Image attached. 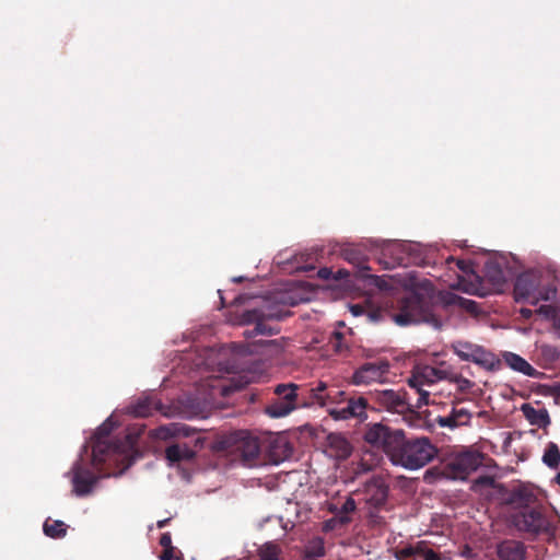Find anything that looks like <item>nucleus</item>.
Segmentation results:
<instances>
[{
    "mask_svg": "<svg viewBox=\"0 0 560 560\" xmlns=\"http://www.w3.org/2000/svg\"><path fill=\"white\" fill-rule=\"evenodd\" d=\"M325 556V547L322 538L312 539L304 549L303 560H318Z\"/></svg>",
    "mask_w": 560,
    "mask_h": 560,
    "instance_id": "30",
    "label": "nucleus"
},
{
    "mask_svg": "<svg viewBox=\"0 0 560 560\" xmlns=\"http://www.w3.org/2000/svg\"><path fill=\"white\" fill-rule=\"evenodd\" d=\"M522 410H523L525 417L533 424L546 425V424L550 423L549 415H548L547 410H545V409L537 410L534 407H532L530 405L525 404L522 406Z\"/></svg>",
    "mask_w": 560,
    "mask_h": 560,
    "instance_id": "28",
    "label": "nucleus"
},
{
    "mask_svg": "<svg viewBox=\"0 0 560 560\" xmlns=\"http://www.w3.org/2000/svg\"><path fill=\"white\" fill-rule=\"evenodd\" d=\"M170 520H171V518H164V520L159 521V522H158V524H156V525H158V527H159V528H163V527H165V526L168 524Z\"/></svg>",
    "mask_w": 560,
    "mask_h": 560,
    "instance_id": "49",
    "label": "nucleus"
},
{
    "mask_svg": "<svg viewBox=\"0 0 560 560\" xmlns=\"http://www.w3.org/2000/svg\"><path fill=\"white\" fill-rule=\"evenodd\" d=\"M494 479L491 476H480L474 481L475 487H492Z\"/></svg>",
    "mask_w": 560,
    "mask_h": 560,
    "instance_id": "39",
    "label": "nucleus"
},
{
    "mask_svg": "<svg viewBox=\"0 0 560 560\" xmlns=\"http://www.w3.org/2000/svg\"><path fill=\"white\" fill-rule=\"evenodd\" d=\"M350 310L354 316H359L363 313V307L359 304L351 305Z\"/></svg>",
    "mask_w": 560,
    "mask_h": 560,
    "instance_id": "46",
    "label": "nucleus"
},
{
    "mask_svg": "<svg viewBox=\"0 0 560 560\" xmlns=\"http://www.w3.org/2000/svg\"><path fill=\"white\" fill-rule=\"evenodd\" d=\"M156 409V404L152 398L139 399L132 407L131 413L135 417L145 418L152 415L153 410Z\"/></svg>",
    "mask_w": 560,
    "mask_h": 560,
    "instance_id": "31",
    "label": "nucleus"
},
{
    "mask_svg": "<svg viewBox=\"0 0 560 560\" xmlns=\"http://www.w3.org/2000/svg\"><path fill=\"white\" fill-rule=\"evenodd\" d=\"M113 430V424L108 419L96 431V441L92 448V462L96 466L103 465L113 456L127 453L133 445V439L126 434L124 440H108Z\"/></svg>",
    "mask_w": 560,
    "mask_h": 560,
    "instance_id": "5",
    "label": "nucleus"
},
{
    "mask_svg": "<svg viewBox=\"0 0 560 560\" xmlns=\"http://www.w3.org/2000/svg\"><path fill=\"white\" fill-rule=\"evenodd\" d=\"M341 257L357 268V277L361 279H369L370 283L381 290H386L388 288V282L383 277L368 273L371 268L368 265L369 256L365 245L349 244L341 249Z\"/></svg>",
    "mask_w": 560,
    "mask_h": 560,
    "instance_id": "8",
    "label": "nucleus"
},
{
    "mask_svg": "<svg viewBox=\"0 0 560 560\" xmlns=\"http://www.w3.org/2000/svg\"><path fill=\"white\" fill-rule=\"evenodd\" d=\"M503 358L506 365H509L512 370L516 372L523 373L524 375L530 377H537L538 375H540V372H538L524 358L516 353L505 352Z\"/></svg>",
    "mask_w": 560,
    "mask_h": 560,
    "instance_id": "26",
    "label": "nucleus"
},
{
    "mask_svg": "<svg viewBox=\"0 0 560 560\" xmlns=\"http://www.w3.org/2000/svg\"><path fill=\"white\" fill-rule=\"evenodd\" d=\"M318 276H319V278L327 280L332 276V271L328 268H320L318 270Z\"/></svg>",
    "mask_w": 560,
    "mask_h": 560,
    "instance_id": "44",
    "label": "nucleus"
},
{
    "mask_svg": "<svg viewBox=\"0 0 560 560\" xmlns=\"http://www.w3.org/2000/svg\"><path fill=\"white\" fill-rule=\"evenodd\" d=\"M436 423L441 427V428H450V429H455V428H458L457 427V423L455 421V417H454V413L453 411L451 410V412L447 415V416H439L436 419H435Z\"/></svg>",
    "mask_w": 560,
    "mask_h": 560,
    "instance_id": "37",
    "label": "nucleus"
},
{
    "mask_svg": "<svg viewBox=\"0 0 560 560\" xmlns=\"http://www.w3.org/2000/svg\"><path fill=\"white\" fill-rule=\"evenodd\" d=\"M72 472L73 492L78 497L89 495L98 481V477L89 467L83 466L80 462L74 464Z\"/></svg>",
    "mask_w": 560,
    "mask_h": 560,
    "instance_id": "19",
    "label": "nucleus"
},
{
    "mask_svg": "<svg viewBox=\"0 0 560 560\" xmlns=\"http://www.w3.org/2000/svg\"><path fill=\"white\" fill-rule=\"evenodd\" d=\"M345 336L340 331H334L329 338V346L336 353H342L347 350V346L343 342Z\"/></svg>",
    "mask_w": 560,
    "mask_h": 560,
    "instance_id": "36",
    "label": "nucleus"
},
{
    "mask_svg": "<svg viewBox=\"0 0 560 560\" xmlns=\"http://www.w3.org/2000/svg\"><path fill=\"white\" fill-rule=\"evenodd\" d=\"M451 383H454L457 385V388L460 390V392H467L469 390L472 386H474V383L464 377L462 374H457V373H452L448 371V378H447Z\"/></svg>",
    "mask_w": 560,
    "mask_h": 560,
    "instance_id": "34",
    "label": "nucleus"
},
{
    "mask_svg": "<svg viewBox=\"0 0 560 560\" xmlns=\"http://www.w3.org/2000/svg\"><path fill=\"white\" fill-rule=\"evenodd\" d=\"M160 559L161 560H174L175 559L174 548L163 549V552L160 556Z\"/></svg>",
    "mask_w": 560,
    "mask_h": 560,
    "instance_id": "42",
    "label": "nucleus"
},
{
    "mask_svg": "<svg viewBox=\"0 0 560 560\" xmlns=\"http://www.w3.org/2000/svg\"><path fill=\"white\" fill-rule=\"evenodd\" d=\"M557 296V288L551 281H546L538 272L528 271L520 275L514 283L516 302H528L536 305L539 301H552Z\"/></svg>",
    "mask_w": 560,
    "mask_h": 560,
    "instance_id": "4",
    "label": "nucleus"
},
{
    "mask_svg": "<svg viewBox=\"0 0 560 560\" xmlns=\"http://www.w3.org/2000/svg\"><path fill=\"white\" fill-rule=\"evenodd\" d=\"M68 526L62 521L47 520L43 525L44 534L50 538L58 539L67 535Z\"/></svg>",
    "mask_w": 560,
    "mask_h": 560,
    "instance_id": "29",
    "label": "nucleus"
},
{
    "mask_svg": "<svg viewBox=\"0 0 560 560\" xmlns=\"http://www.w3.org/2000/svg\"><path fill=\"white\" fill-rule=\"evenodd\" d=\"M542 462L551 469H557L560 464V451L556 443L550 442L544 453Z\"/></svg>",
    "mask_w": 560,
    "mask_h": 560,
    "instance_id": "32",
    "label": "nucleus"
},
{
    "mask_svg": "<svg viewBox=\"0 0 560 560\" xmlns=\"http://www.w3.org/2000/svg\"><path fill=\"white\" fill-rule=\"evenodd\" d=\"M214 448L229 457L232 463L244 467L261 464L258 439L244 430L223 434L215 441Z\"/></svg>",
    "mask_w": 560,
    "mask_h": 560,
    "instance_id": "2",
    "label": "nucleus"
},
{
    "mask_svg": "<svg viewBox=\"0 0 560 560\" xmlns=\"http://www.w3.org/2000/svg\"><path fill=\"white\" fill-rule=\"evenodd\" d=\"M338 524V521H335V516L325 522V529H334Z\"/></svg>",
    "mask_w": 560,
    "mask_h": 560,
    "instance_id": "45",
    "label": "nucleus"
},
{
    "mask_svg": "<svg viewBox=\"0 0 560 560\" xmlns=\"http://www.w3.org/2000/svg\"><path fill=\"white\" fill-rule=\"evenodd\" d=\"M452 411L454 413L457 427H464V425L470 424L472 415L468 409L453 407Z\"/></svg>",
    "mask_w": 560,
    "mask_h": 560,
    "instance_id": "35",
    "label": "nucleus"
},
{
    "mask_svg": "<svg viewBox=\"0 0 560 560\" xmlns=\"http://www.w3.org/2000/svg\"><path fill=\"white\" fill-rule=\"evenodd\" d=\"M447 378L448 370L446 369L430 365H421L415 368L411 376L408 378V385L419 395L415 407L421 408L422 406L429 404V392L423 389L424 385H431L435 382Z\"/></svg>",
    "mask_w": 560,
    "mask_h": 560,
    "instance_id": "7",
    "label": "nucleus"
},
{
    "mask_svg": "<svg viewBox=\"0 0 560 560\" xmlns=\"http://www.w3.org/2000/svg\"><path fill=\"white\" fill-rule=\"evenodd\" d=\"M404 433V430L394 429L382 422L368 423L363 432V441L372 448L382 451L390 460Z\"/></svg>",
    "mask_w": 560,
    "mask_h": 560,
    "instance_id": "6",
    "label": "nucleus"
},
{
    "mask_svg": "<svg viewBox=\"0 0 560 560\" xmlns=\"http://www.w3.org/2000/svg\"><path fill=\"white\" fill-rule=\"evenodd\" d=\"M537 500L533 490L528 489L524 486H518L513 488L508 497L505 498V502L518 509H527Z\"/></svg>",
    "mask_w": 560,
    "mask_h": 560,
    "instance_id": "25",
    "label": "nucleus"
},
{
    "mask_svg": "<svg viewBox=\"0 0 560 560\" xmlns=\"http://www.w3.org/2000/svg\"><path fill=\"white\" fill-rule=\"evenodd\" d=\"M368 400L363 397L348 398L342 400L339 405L331 406L327 409L328 415L334 420H349V419H365L366 418Z\"/></svg>",
    "mask_w": 560,
    "mask_h": 560,
    "instance_id": "15",
    "label": "nucleus"
},
{
    "mask_svg": "<svg viewBox=\"0 0 560 560\" xmlns=\"http://www.w3.org/2000/svg\"><path fill=\"white\" fill-rule=\"evenodd\" d=\"M299 388L294 383L277 385L273 390L276 398L266 406V413L271 418H281L296 409L300 404Z\"/></svg>",
    "mask_w": 560,
    "mask_h": 560,
    "instance_id": "9",
    "label": "nucleus"
},
{
    "mask_svg": "<svg viewBox=\"0 0 560 560\" xmlns=\"http://www.w3.org/2000/svg\"><path fill=\"white\" fill-rule=\"evenodd\" d=\"M338 276L334 277L335 279H342V278H347L350 276V271L346 270V269H340L338 270L337 272Z\"/></svg>",
    "mask_w": 560,
    "mask_h": 560,
    "instance_id": "47",
    "label": "nucleus"
},
{
    "mask_svg": "<svg viewBox=\"0 0 560 560\" xmlns=\"http://www.w3.org/2000/svg\"><path fill=\"white\" fill-rule=\"evenodd\" d=\"M202 446L200 438L195 439L194 446L187 442H177L166 447L165 457L171 464L189 462L195 458L197 448Z\"/></svg>",
    "mask_w": 560,
    "mask_h": 560,
    "instance_id": "20",
    "label": "nucleus"
},
{
    "mask_svg": "<svg viewBox=\"0 0 560 560\" xmlns=\"http://www.w3.org/2000/svg\"><path fill=\"white\" fill-rule=\"evenodd\" d=\"M451 261H455V259L453 257H451L450 259H447V262L450 264Z\"/></svg>",
    "mask_w": 560,
    "mask_h": 560,
    "instance_id": "53",
    "label": "nucleus"
},
{
    "mask_svg": "<svg viewBox=\"0 0 560 560\" xmlns=\"http://www.w3.org/2000/svg\"><path fill=\"white\" fill-rule=\"evenodd\" d=\"M429 545L427 540H419L415 544L397 546L393 549V556L396 560H442L441 555Z\"/></svg>",
    "mask_w": 560,
    "mask_h": 560,
    "instance_id": "16",
    "label": "nucleus"
},
{
    "mask_svg": "<svg viewBox=\"0 0 560 560\" xmlns=\"http://www.w3.org/2000/svg\"><path fill=\"white\" fill-rule=\"evenodd\" d=\"M547 310H549V306H545V305H544V306H540L539 312H540V313H544V312H546Z\"/></svg>",
    "mask_w": 560,
    "mask_h": 560,
    "instance_id": "51",
    "label": "nucleus"
},
{
    "mask_svg": "<svg viewBox=\"0 0 560 560\" xmlns=\"http://www.w3.org/2000/svg\"><path fill=\"white\" fill-rule=\"evenodd\" d=\"M362 466H363V469H364V470H371V469H372V467H371V466H366V467H365V464H364V463H362Z\"/></svg>",
    "mask_w": 560,
    "mask_h": 560,
    "instance_id": "52",
    "label": "nucleus"
},
{
    "mask_svg": "<svg viewBox=\"0 0 560 560\" xmlns=\"http://www.w3.org/2000/svg\"><path fill=\"white\" fill-rule=\"evenodd\" d=\"M327 453L338 460H343L351 455L352 446L343 435L330 433L327 436Z\"/></svg>",
    "mask_w": 560,
    "mask_h": 560,
    "instance_id": "22",
    "label": "nucleus"
},
{
    "mask_svg": "<svg viewBox=\"0 0 560 560\" xmlns=\"http://www.w3.org/2000/svg\"><path fill=\"white\" fill-rule=\"evenodd\" d=\"M280 549L275 544H266L258 549L259 560H279Z\"/></svg>",
    "mask_w": 560,
    "mask_h": 560,
    "instance_id": "33",
    "label": "nucleus"
},
{
    "mask_svg": "<svg viewBox=\"0 0 560 560\" xmlns=\"http://www.w3.org/2000/svg\"><path fill=\"white\" fill-rule=\"evenodd\" d=\"M248 384V381H234L232 380L231 385L228 387V389L232 390H238L245 387V385Z\"/></svg>",
    "mask_w": 560,
    "mask_h": 560,
    "instance_id": "41",
    "label": "nucleus"
},
{
    "mask_svg": "<svg viewBox=\"0 0 560 560\" xmlns=\"http://www.w3.org/2000/svg\"><path fill=\"white\" fill-rule=\"evenodd\" d=\"M405 392L393 389L377 390L373 394L374 401L389 412L405 415L413 412L412 406L408 402Z\"/></svg>",
    "mask_w": 560,
    "mask_h": 560,
    "instance_id": "17",
    "label": "nucleus"
},
{
    "mask_svg": "<svg viewBox=\"0 0 560 560\" xmlns=\"http://www.w3.org/2000/svg\"><path fill=\"white\" fill-rule=\"evenodd\" d=\"M160 545L163 547V549L174 548L172 546V537L170 533H163L161 535Z\"/></svg>",
    "mask_w": 560,
    "mask_h": 560,
    "instance_id": "40",
    "label": "nucleus"
},
{
    "mask_svg": "<svg viewBox=\"0 0 560 560\" xmlns=\"http://www.w3.org/2000/svg\"><path fill=\"white\" fill-rule=\"evenodd\" d=\"M390 364L387 360L366 362L360 365L351 376V383L357 386L384 383L389 374Z\"/></svg>",
    "mask_w": 560,
    "mask_h": 560,
    "instance_id": "11",
    "label": "nucleus"
},
{
    "mask_svg": "<svg viewBox=\"0 0 560 560\" xmlns=\"http://www.w3.org/2000/svg\"><path fill=\"white\" fill-rule=\"evenodd\" d=\"M438 454V448L427 436L407 439L406 433L399 442L390 463L408 470H417L424 467Z\"/></svg>",
    "mask_w": 560,
    "mask_h": 560,
    "instance_id": "3",
    "label": "nucleus"
},
{
    "mask_svg": "<svg viewBox=\"0 0 560 560\" xmlns=\"http://www.w3.org/2000/svg\"><path fill=\"white\" fill-rule=\"evenodd\" d=\"M292 451V446L282 436H276L270 440L267 447L268 457L272 464L285 460L291 456Z\"/></svg>",
    "mask_w": 560,
    "mask_h": 560,
    "instance_id": "23",
    "label": "nucleus"
},
{
    "mask_svg": "<svg viewBox=\"0 0 560 560\" xmlns=\"http://www.w3.org/2000/svg\"><path fill=\"white\" fill-rule=\"evenodd\" d=\"M243 318L245 323L255 324V327L252 330L253 334L272 336L278 334L279 329L269 326L266 324V320H280L283 318V313L279 307L266 304L262 307L246 311L243 314Z\"/></svg>",
    "mask_w": 560,
    "mask_h": 560,
    "instance_id": "10",
    "label": "nucleus"
},
{
    "mask_svg": "<svg viewBox=\"0 0 560 560\" xmlns=\"http://www.w3.org/2000/svg\"><path fill=\"white\" fill-rule=\"evenodd\" d=\"M497 555L501 560H526L527 547L520 540L505 539L498 544Z\"/></svg>",
    "mask_w": 560,
    "mask_h": 560,
    "instance_id": "21",
    "label": "nucleus"
},
{
    "mask_svg": "<svg viewBox=\"0 0 560 560\" xmlns=\"http://www.w3.org/2000/svg\"><path fill=\"white\" fill-rule=\"evenodd\" d=\"M533 312L532 310L529 308H522L521 310V315L524 317V318H529L532 316Z\"/></svg>",
    "mask_w": 560,
    "mask_h": 560,
    "instance_id": "48",
    "label": "nucleus"
},
{
    "mask_svg": "<svg viewBox=\"0 0 560 560\" xmlns=\"http://www.w3.org/2000/svg\"><path fill=\"white\" fill-rule=\"evenodd\" d=\"M451 349L463 361L474 362L483 368H491L494 363V355L490 351L469 341L456 340L452 342Z\"/></svg>",
    "mask_w": 560,
    "mask_h": 560,
    "instance_id": "12",
    "label": "nucleus"
},
{
    "mask_svg": "<svg viewBox=\"0 0 560 560\" xmlns=\"http://www.w3.org/2000/svg\"><path fill=\"white\" fill-rule=\"evenodd\" d=\"M485 277L495 290H502L506 277L501 265L497 261H488L485 265Z\"/></svg>",
    "mask_w": 560,
    "mask_h": 560,
    "instance_id": "27",
    "label": "nucleus"
},
{
    "mask_svg": "<svg viewBox=\"0 0 560 560\" xmlns=\"http://www.w3.org/2000/svg\"><path fill=\"white\" fill-rule=\"evenodd\" d=\"M310 402L301 401V404L304 406L317 404L328 409L331 406L339 405L342 400H347L349 397L337 387L328 388L325 383L319 382L317 386L310 389Z\"/></svg>",
    "mask_w": 560,
    "mask_h": 560,
    "instance_id": "18",
    "label": "nucleus"
},
{
    "mask_svg": "<svg viewBox=\"0 0 560 560\" xmlns=\"http://www.w3.org/2000/svg\"><path fill=\"white\" fill-rule=\"evenodd\" d=\"M514 526L529 534L538 535L548 528V521L545 515L535 508H527L512 516Z\"/></svg>",
    "mask_w": 560,
    "mask_h": 560,
    "instance_id": "14",
    "label": "nucleus"
},
{
    "mask_svg": "<svg viewBox=\"0 0 560 560\" xmlns=\"http://www.w3.org/2000/svg\"><path fill=\"white\" fill-rule=\"evenodd\" d=\"M456 265L463 272L467 273L470 270L471 262L468 260L458 259L456 260Z\"/></svg>",
    "mask_w": 560,
    "mask_h": 560,
    "instance_id": "43",
    "label": "nucleus"
},
{
    "mask_svg": "<svg viewBox=\"0 0 560 560\" xmlns=\"http://www.w3.org/2000/svg\"><path fill=\"white\" fill-rule=\"evenodd\" d=\"M457 303L469 312L476 310V302L454 294L436 296L432 291H411L398 301V311L393 314L394 322L399 326L427 324L435 329L442 327L439 310L443 304Z\"/></svg>",
    "mask_w": 560,
    "mask_h": 560,
    "instance_id": "1",
    "label": "nucleus"
},
{
    "mask_svg": "<svg viewBox=\"0 0 560 560\" xmlns=\"http://www.w3.org/2000/svg\"><path fill=\"white\" fill-rule=\"evenodd\" d=\"M555 481L557 485L560 486V471L557 474V476L555 477Z\"/></svg>",
    "mask_w": 560,
    "mask_h": 560,
    "instance_id": "50",
    "label": "nucleus"
},
{
    "mask_svg": "<svg viewBox=\"0 0 560 560\" xmlns=\"http://www.w3.org/2000/svg\"><path fill=\"white\" fill-rule=\"evenodd\" d=\"M328 511L335 515L339 526L348 525L352 522V514L357 511V502L352 497H347L341 505L329 503Z\"/></svg>",
    "mask_w": 560,
    "mask_h": 560,
    "instance_id": "24",
    "label": "nucleus"
},
{
    "mask_svg": "<svg viewBox=\"0 0 560 560\" xmlns=\"http://www.w3.org/2000/svg\"><path fill=\"white\" fill-rule=\"evenodd\" d=\"M376 487V494L373 498L376 504H383L387 499V487L383 485H374Z\"/></svg>",
    "mask_w": 560,
    "mask_h": 560,
    "instance_id": "38",
    "label": "nucleus"
},
{
    "mask_svg": "<svg viewBox=\"0 0 560 560\" xmlns=\"http://www.w3.org/2000/svg\"><path fill=\"white\" fill-rule=\"evenodd\" d=\"M557 394L560 396V386H559V389H558Z\"/></svg>",
    "mask_w": 560,
    "mask_h": 560,
    "instance_id": "54",
    "label": "nucleus"
},
{
    "mask_svg": "<svg viewBox=\"0 0 560 560\" xmlns=\"http://www.w3.org/2000/svg\"><path fill=\"white\" fill-rule=\"evenodd\" d=\"M481 465V456L475 452H463L454 456L445 466V470L453 479H466Z\"/></svg>",
    "mask_w": 560,
    "mask_h": 560,
    "instance_id": "13",
    "label": "nucleus"
}]
</instances>
